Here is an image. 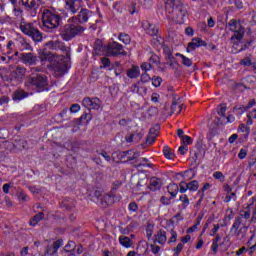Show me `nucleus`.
<instances>
[{
    "label": "nucleus",
    "mask_w": 256,
    "mask_h": 256,
    "mask_svg": "<svg viewBox=\"0 0 256 256\" xmlns=\"http://www.w3.org/2000/svg\"><path fill=\"white\" fill-rule=\"evenodd\" d=\"M187 185L188 191H191L192 193H195V191L199 189V182L197 180H192L189 183H187Z\"/></svg>",
    "instance_id": "36"
},
{
    "label": "nucleus",
    "mask_w": 256,
    "mask_h": 256,
    "mask_svg": "<svg viewBox=\"0 0 256 256\" xmlns=\"http://www.w3.org/2000/svg\"><path fill=\"white\" fill-rule=\"evenodd\" d=\"M83 31H85L83 26L71 22V18H69L67 24L61 28L60 36L64 41H71V39H75L77 35H81Z\"/></svg>",
    "instance_id": "5"
},
{
    "label": "nucleus",
    "mask_w": 256,
    "mask_h": 256,
    "mask_svg": "<svg viewBox=\"0 0 256 256\" xmlns=\"http://www.w3.org/2000/svg\"><path fill=\"white\" fill-rule=\"evenodd\" d=\"M81 111V106L79 104H73L70 107V113H79Z\"/></svg>",
    "instance_id": "57"
},
{
    "label": "nucleus",
    "mask_w": 256,
    "mask_h": 256,
    "mask_svg": "<svg viewBox=\"0 0 256 256\" xmlns=\"http://www.w3.org/2000/svg\"><path fill=\"white\" fill-rule=\"evenodd\" d=\"M118 241L120 245L125 249H131V247H133V240H131L129 237L125 235L119 236Z\"/></svg>",
    "instance_id": "23"
},
{
    "label": "nucleus",
    "mask_w": 256,
    "mask_h": 256,
    "mask_svg": "<svg viewBox=\"0 0 256 256\" xmlns=\"http://www.w3.org/2000/svg\"><path fill=\"white\" fill-rule=\"evenodd\" d=\"M37 87V89H43V87H47V77L43 76L39 73L37 68L31 69V74L26 82V87Z\"/></svg>",
    "instance_id": "8"
},
{
    "label": "nucleus",
    "mask_w": 256,
    "mask_h": 256,
    "mask_svg": "<svg viewBox=\"0 0 256 256\" xmlns=\"http://www.w3.org/2000/svg\"><path fill=\"white\" fill-rule=\"evenodd\" d=\"M141 75V70L139 69V66H132L130 69L127 70V77L129 79H137Z\"/></svg>",
    "instance_id": "25"
},
{
    "label": "nucleus",
    "mask_w": 256,
    "mask_h": 256,
    "mask_svg": "<svg viewBox=\"0 0 256 256\" xmlns=\"http://www.w3.org/2000/svg\"><path fill=\"white\" fill-rule=\"evenodd\" d=\"M20 30L24 35H27L28 37H31L35 43H41L43 41V34H41V31L35 27L32 23H27L25 21L20 22Z\"/></svg>",
    "instance_id": "7"
},
{
    "label": "nucleus",
    "mask_w": 256,
    "mask_h": 256,
    "mask_svg": "<svg viewBox=\"0 0 256 256\" xmlns=\"http://www.w3.org/2000/svg\"><path fill=\"white\" fill-rule=\"evenodd\" d=\"M227 112V105L225 104H220L218 107H217V113L220 117H223L225 118V113Z\"/></svg>",
    "instance_id": "39"
},
{
    "label": "nucleus",
    "mask_w": 256,
    "mask_h": 256,
    "mask_svg": "<svg viewBox=\"0 0 256 256\" xmlns=\"http://www.w3.org/2000/svg\"><path fill=\"white\" fill-rule=\"evenodd\" d=\"M247 157V149H240L238 159H245Z\"/></svg>",
    "instance_id": "60"
},
{
    "label": "nucleus",
    "mask_w": 256,
    "mask_h": 256,
    "mask_svg": "<svg viewBox=\"0 0 256 256\" xmlns=\"http://www.w3.org/2000/svg\"><path fill=\"white\" fill-rule=\"evenodd\" d=\"M43 217H45V214H43V212H40L38 214H36L31 220H30V225L32 227H35V225H37V223H39V221H41L43 219Z\"/></svg>",
    "instance_id": "33"
},
{
    "label": "nucleus",
    "mask_w": 256,
    "mask_h": 256,
    "mask_svg": "<svg viewBox=\"0 0 256 256\" xmlns=\"http://www.w3.org/2000/svg\"><path fill=\"white\" fill-rule=\"evenodd\" d=\"M63 247V239H58L56 240L53 244L52 247L48 248L47 253L48 255H55Z\"/></svg>",
    "instance_id": "22"
},
{
    "label": "nucleus",
    "mask_w": 256,
    "mask_h": 256,
    "mask_svg": "<svg viewBox=\"0 0 256 256\" xmlns=\"http://www.w3.org/2000/svg\"><path fill=\"white\" fill-rule=\"evenodd\" d=\"M174 256H179L181 251H183V243H178L177 246L173 249Z\"/></svg>",
    "instance_id": "47"
},
{
    "label": "nucleus",
    "mask_w": 256,
    "mask_h": 256,
    "mask_svg": "<svg viewBox=\"0 0 256 256\" xmlns=\"http://www.w3.org/2000/svg\"><path fill=\"white\" fill-rule=\"evenodd\" d=\"M140 67L142 71H151V69H153V66L147 62L142 63Z\"/></svg>",
    "instance_id": "54"
},
{
    "label": "nucleus",
    "mask_w": 256,
    "mask_h": 256,
    "mask_svg": "<svg viewBox=\"0 0 256 256\" xmlns=\"http://www.w3.org/2000/svg\"><path fill=\"white\" fill-rule=\"evenodd\" d=\"M178 191L180 193H187V191H189L188 184L185 181L180 182L178 186Z\"/></svg>",
    "instance_id": "44"
},
{
    "label": "nucleus",
    "mask_w": 256,
    "mask_h": 256,
    "mask_svg": "<svg viewBox=\"0 0 256 256\" xmlns=\"http://www.w3.org/2000/svg\"><path fill=\"white\" fill-rule=\"evenodd\" d=\"M146 237L151 239L153 237V225H148L146 228Z\"/></svg>",
    "instance_id": "52"
},
{
    "label": "nucleus",
    "mask_w": 256,
    "mask_h": 256,
    "mask_svg": "<svg viewBox=\"0 0 256 256\" xmlns=\"http://www.w3.org/2000/svg\"><path fill=\"white\" fill-rule=\"evenodd\" d=\"M142 29H144L147 35H150L151 37H156L157 33H159V28H157L155 24L149 22V20L142 21Z\"/></svg>",
    "instance_id": "15"
},
{
    "label": "nucleus",
    "mask_w": 256,
    "mask_h": 256,
    "mask_svg": "<svg viewBox=\"0 0 256 256\" xmlns=\"http://www.w3.org/2000/svg\"><path fill=\"white\" fill-rule=\"evenodd\" d=\"M160 99H161V96L159 95V93L157 92L152 93V96H151L152 103H159Z\"/></svg>",
    "instance_id": "56"
},
{
    "label": "nucleus",
    "mask_w": 256,
    "mask_h": 256,
    "mask_svg": "<svg viewBox=\"0 0 256 256\" xmlns=\"http://www.w3.org/2000/svg\"><path fill=\"white\" fill-rule=\"evenodd\" d=\"M250 25H256V12L250 14Z\"/></svg>",
    "instance_id": "64"
},
{
    "label": "nucleus",
    "mask_w": 256,
    "mask_h": 256,
    "mask_svg": "<svg viewBox=\"0 0 256 256\" xmlns=\"http://www.w3.org/2000/svg\"><path fill=\"white\" fill-rule=\"evenodd\" d=\"M12 4V13L15 17H18L19 19H21V17H23V9H21L19 6H17V1H15L14 3L11 2Z\"/></svg>",
    "instance_id": "29"
},
{
    "label": "nucleus",
    "mask_w": 256,
    "mask_h": 256,
    "mask_svg": "<svg viewBox=\"0 0 256 256\" xmlns=\"http://www.w3.org/2000/svg\"><path fill=\"white\" fill-rule=\"evenodd\" d=\"M221 229V225L219 224H215L214 227L212 228L210 235L211 237H215V235L217 234V232Z\"/></svg>",
    "instance_id": "58"
},
{
    "label": "nucleus",
    "mask_w": 256,
    "mask_h": 256,
    "mask_svg": "<svg viewBox=\"0 0 256 256\" xmlns=\"http://www.w3.org/2000/svg\"><path fill=\"white\" fill-rule=\"evenodd\" d=\"M29 94H27L25 92V90H16L13 95H12V99L13 101H16L17 103H19V101H23V99H26V97H28Z\"/></svg>",
    "instance_id": "24"
},
{
    "label": "nucleus",
    "mask_w": 256,
    "mask_h": 256,
    "mask_svg": "<svg viewBox=\"0 0 256 256\" xmlns=\"http://www.w3.org/2000/svg\"><path fill=\"white\" fill-rule=\"evenodd\" d=\"M228 27L229 30L234 33V35L231 37L232 43H234V45L241 43V41H243V37L245 36V28H243V26H241L237 20H230Z\"/></svg>",
    "instance_id": "9"
},
{
    "label": "nucleus",
    "mask_w": 256,
    "mask_h": 256,
    "mask_svg": "<svg viewBox=\"0 0 256 256\" xmlns=\"http://www.w3.org/2000/svg\"><path fill=\"white\" fill-rule=\"evenodd\" d=\"M246 211H241L240 216L233 222L230 233L234 235L238 241H243L247 238V231H249V219H256V198L252 197L247 204Z\"/></svg>",
    "instance_id": "1"
},
{
    "label": "nucleus",
    "mask_w": 256,
    "mask_h": 256,
    "mask_svg": "<svg viewBox=\"0 0 256 256\" xmlns=\"http://www.w3.org/2000/svg\"><path fill=\"white\" fill-rule=\"evenodd\" d=\"M64 3L66 11L75 15V13L81 9V3H83V0H64Z\"/></svg>",
    "instance_id": "14"
},
{
    "label": "nucleus",
    "mask_w": 256,
    "mask_h": 256,
    "mask_svg": "<svg viewBox=\"0 0 256 256\" xmlns=\"http://www.w3.org/2000/svg\"><path fill=\"white\" fill-rule=\"evenodd\" d=\"M131 93H136V95H146L147 88L145 86H141V81H138L135 84H132L130 88Z\"/></svg>",
    "instance_id": "20"
},
{
    "label": "nucleus",
    "mask_w": 256,
    "mask_h": 256,
    "mask_svg": "<svg viewBox=\"0 0 256 256\" xmlns=\"http://www.w3.org/2000/svg\"><path fill=\"white\" fill-rule=\"evenodd\" d=\"M22 61L26 65H37V56L35 54L29 52V53H23L22 54Z\"/></svg>",
    "instance_id": "19"
},
{
    "label": "nucleus",
    "mask_w": 256,
    "mask_h": 256,
    "mask_svg": "<svg viewBox=\"0 0 256 256\" xmlns=\"http://www.w3.org/2000/svg\"><path fill=\"white\" fill-rule=\"evenodd\" d=\"M178 151H179L180 155H185V153H187L189 151V146L182 145L178 148Z\"/></svg>",
    "instance_id": "59"
},
{
    "label": "nucleus",
    "mask_w": 256,
    "mask_h": 256,
    "mask_svg": "<svg viewBox=\"0 0 256 256\" xmlns=\"http://www.w3.org/2000/svg\"><path fill=\"white\" fill-rule=\"evenodd\" d=\"M101 63H102V65L100 66L101 69H107V67L111 65V60H109V58L107 57H103L101 59Z\"/></svg>",
    "instance_id": "45"
},
{
    "label": "nucleus",
    "mask_w": 256,
    "mask_h": 256,
    "mask_svg": "<svg viewBox=\"0 0 256 256\" xmlns=\"http://www.w3.org/2000/svg\"><path fill=\"white\" fill-rule=\"evenodd\" d=\"M199 225L200 222H197L196 224H194L193 226H191L190 228L187 229L186 233L189 235L191 233H195V231H197V229H199Z\"/></svg>",
    "instance_id": "49"
},
{
    "label": "nucleus",
    "mask_w": 256,
    "mask_h": 256,
    "mask_svg": "<svg viewBox=\"0 0 256 256\" xmlns=\"http://www.w3.org/2000/svg\"><path fill=\"white\" fill-rule=\"evenodd\" d=\"M214 179H218L219 181H225V176L223 175V172L216 171L213 173Z\"/></svg>",
    "instance_id": "48"
},
{
    "label": "nucleus",
    "mask_w": 256,
    "mask_h": 256,
    "mask_svg": "<svg viewBox=\"0 0 256 256\" xmlns=\"http://www.w3.org/2000/svg\"><path fill=\"white\" fill-rule=\"evenodd\" d=\"M101 157H103V159H105V161H107V163H111V156H109V154L105 151H102L99 154Z\"/></svg>",
    "instance_id": "61"
},
{
    "label": "nucleus",
    "mask_w": 256,
    "mask_h": 256,
    "mask_svg": "<svg viewBox=\"0 0 256 256\" xmlns=\"http://www.w3.org/2000/svg\"><path fill=\"white\" fill-rule=\"evenodd\" d=\"M167 189L171 197H177V194L179 193V185L176 183H171L168 185Z\"/></svg>",
    "instance_id": "30"
},
{
    "label": "nucleus",
    "mask_w": 256,
    "mask_h": 256,
    "mask_svg": "<svg viewBox=\"0 0 256 256\" xmlns=\"http://www.w3.org/2000/svg\"><path fill=\"white\" fill-rule=\"evenodd\" d=\"M152 45L155 47H159V45H163V38L162 37H157L152 40Z\"/></svg>",
    "instance_id": "51"
},
{
    "label": "nucleus",
    "mask_w": 256,
    "mask_h": 256,
    "mask_svg": "<svg viewBox=\"0 0 256 256\" xmlns=\"http://www.w3.org/2000/svg\"><path fill=\"white\" fill-rule=\"evenodd\" d=\"M151 251L154 255H158V253L161 251V247L157 246L155 244L150 245Z\"/></svg>",
    "instance_id": "55"
},
{
    "label": "nucleus",
    "mask_w": 256,
    "mask_h": 256,
    "mask_svg": "<svg viewBox=\"0 0 256 256\" xmlns=\"http://www.w3.org/2000/svg\"><path fill=\"white\" fill-rule=\"evenodd\" d=\"M91 119H93V118H92L91 114H89V113H84V114L80 117V120H81V121H85L84 123H89V122L91 121Z\"/></svg>",
    "instance_id": "50"
},
{
    "label": "nucleus",
    "mask_w": 256,
    "mask_h": 256,
    "mask_svg": "<svg viewBox=\"0 0 256 256\" xmlns=\"http://www.w3.org/2000/svg\"><path fill=\"white\" fill-rule=\"evenodd\" d=\"M153 242L158 243V245H165L167 243V232L163 229L158 230L153 237Z\"/></svg>",
    "instance_id": "17"
},
{
    "label": "nucleus",
    "mask_w": 256,
    "mask_h": 256,
    "mask_svg": "<svg viewBox=\"0 0 256 256\" xmlns=\"http://www.w3.org/2000/svg\"><path fill=\"white\" fill-rule=\"evenodd\" d=\"M230 201H237V194L235 192L225 196L224 203H230Z\"/></svg>",
    "instance_id": "42"
},
{
    "label": "nucleus",
    "mask_w": 256,
    "mask_h": 256,
    "mask_svg": "<svg viewBox=\"0 0 256 256\" xmlns=\"http://www.w3.org/2000/svg\"><path fill=\"white\" fill-rule=\"evenodd\" d=\"M40 0H21L22 5L27 9H37Z\"/></svg>",
    "instance_id": "27"
},
{
    "label": "nucleus",
    "mask_w": 256,
    "mask_h": 256,
    "mask_svg": "<svg viewBox=\"0 0 256 256\" xmlns=\"http://www.w3.org/2000/svg\"><path fill=\"white\" fill-rule=\"evenodd\" d=\"M44 29H57L61 25V16L50 10H45L42 14Z\"/></svg>",
    "instance_id": "6"
},
{
    "label": "nucleus",
    "mask_w": 256,
    "mask_h": 256,
    "mask_svg": "<svg viewBox=\"0 0 256 256\" xmlns=\"http://www.w3.org/2000/svg\"><path fill=\"white\" fill-rule=\"evenodd\" d=\"M82 105L86 109H89V110L94 109L97 111L101 108V100H99V98L97 97H94V98L86 97L82 100Z\"/></svg>",
    "instance_id": "13"
},
{
    "label": "nucleus",
    "mask_w": 256,
    "mask_h": 256,
    "mask_svg": "<svg viewBox=\"0 0 256 256\" xmlns=\"http://www.w3.org/2000/svg\"><path fill=\"white\" fill-rule=\"evenodd\" d=\"M176 57H180L182 65L184 67H192L193 66V60L188 58L187 56L181 54V53H176Z\"/></svg>",
    "instance_id": "28"
},
{
    "label": "nucleus",
    "mask_w": 256,
    "mask_h": 256,
    "mask_svg": "<svg viewBox=\"0 0 256 256\" xmlns=\"http://www.w3.org/2000/svg\"><path fill=\"white\" fill-rule=\"evenodd\" d=\"M153 87H161V83H163V79L159 76H154L151 79Z\"/></svg>",
    "instance_id": "41"
},
{
    "label": "nucleus",
    "mask_w": 256,
    "mask_h": 256,
    "mask_svg": "<svg viewBox=\"0 0 256 256\" xmlns=\"http://www.w3.org/2000/svg\"><path fill=\"white\" fill-rule=\"evenodd\" d=\"M179 200L182 202L183 209L189 207V197L186 194L181 195Z\"/></svg>",
    "instance_id": "40"
},
{
    "label": "nucleus",
    "mask_w": 256,
    "mask_h": 256,
    "mask_svg": "<svg viewBox=\"0 0 256 256\" xmlns=\"http://www.w3.org/2000/svg\"><path fill=\"white\" fill-rule=\"evenodd\" d=\"M38 57L40 61H51V58L53 57V54L45 51V50H40L38 53Z\"/></svg>",
    "instance_id": "32"
},
{
    "label": "nucleus",
    "mask_w": 256,
    "mask_h": 256,
    "mask_svg": "<svg viewBox=\"0 0 256 256\" xmlns=\"http://www.w3.org/2000/svg\"><path fill=\"white\" fill-rule=\"evenodd\" d=\"M240 64L244 65V67H251L253 63H251V58L247 57L240 61Z\"/></svg>",
    "instance_id": "53"
},
{
    "label": "nucleus",
    "mask_w": 256,
    "mask_h": 256,
    "mask_svg": "<svg viewBox=\"0 0 256 256\" xmlns=\"http://www.w3.org/2000/svg\"><path fill=\"white\" fill-rule=\"evenodd\" d=\"M18 199H20V201H27V194L25 191L18 192Z\"/></svg>",
    "instance_id": "63"
},
{
    "label": "nucleus",
    "mask_w": 256,
    "mask_h": 256,
    "mask_svg": "<svg viewBox=\"0 0 256 256\" xmlns=\"http://www.w3.org/2000/svg\"><path fill=\"white\" fill-rule=\"evenodd\" d=\"M15 47L20 51H29V49H31V44H29L25 38L18 37L15 41Z\"/></svg>",
    "instance_id": "18"
},
{
    "label": "nucleus",
    "mask_w": 256,
    "mask_h": 256,
    "mask_svg": "<svg viewBox=\"0 0 256 256\" xmlns=\"http://www.w3.org/2000/svg\"><path fill=\"white\" fill-rule=\"evenodd\" d=\"M199 47H207V42L201 38H193L192 41L188 43L186 51L187 53H191L192 51H195V49H199Z\"/></svg>",
    "instance_id": "16"
},
{
    "label": "nucleus",
    "mask_w": 256,
    "mask_h": 256,
    "mask_svg": "<svg viewBox=\"0 0 256 256\" xmlns=\"http://www.w3.org/2000/svg\"><path fill=\"white\" fill-rule=\"evenodd\" d=\"M153 131V129H150L149 135L146 139V143H148V145H153L157 140V133H153Z\"/></svg>",
    "instance_id": "35"
},
{
    "label": "nucleus",
    "mask_w": 256,
    "mask_h": 256,
    "mask_svg": "<svg viewBox=\"0 0 256 256\" xmlns=\"http://www.w3.org/2000/svg\"><path fill=\"white\" fill-rule=\"evenodd\" d=\"M163 153L166 159H175V154L173 153V150H171L169 146L163 147Z\"/></svg>",
    "instance_id": "34"
},
{
    "label": "nucleus",
    "mask_w": 256,
    "mask_h": 256,
    "mask_svg": "<svg viewBox=\"0 0 256 256\" xmlns=\"http://www.w3.org/2000/svg\"><path fill=\"white\" fill-rule=\"evenodd\" d=\"M167 13H172V19L178 25H183L187 19V10L183 8L181 0H163Z\"/></svg>",
    "instance_id": "3"
},
{
    "label": "nucleus",
    "mask_w": 256,
    "mask_h": 256,
    "mask_svg": "<svg viewBox=\"0 0 256 256\" xmlns=\"http://www.w3.org/2000/svg\"><path fill=\"white\" fill-rule=\"evenodd\" d=\"M52 65L54 67L55 73H58L57 75H65V73H67V71L69 70V64L65 62H60Z\"/></svg>",
    "instance_id": "21"
},
{
    "label": "nucleus",
    "mask_w": 256,
    "mask_h": 256,
    "mask_svg": "<svg viewBox=\"0 0 256 256\" xmlns=\"http://www.w3.org/2000/svg\"><path fill=\"white\" fill-rule=\"evenodd\" d=\"M25 75H27V69L25 67L10 65L8 68H0V78L2 81H7L13 87L23 83Z\"/></svg>",
    "instance_id": "2"
},
{
    "label": "nucleus",
    "mask_w": 256,
    "mask_h": 256,
    "mask_svg": "<svg viewBox=\"0 0 256 256\" xmlns=\"http://www.w3.org/2000/svg\"><path fill=\"white\" fill-rule=\"evenodd\" d=\"M149 189L150 191H158V189H161V179L152 177L150 179Z\"/></svg>",
    "instance_id": "26"
},
{
    "label": "nucleus",
    "mask_w": 256,
    "mask_h": 256,
    "mask_svg": "<svg viewBox=\"0 0 256 256\" xmlns=\"http://www.w3.org/2000/svg\"><path fill=\"white\" fill-rule=\"evenodd\" d=\"M76 247L77 244H75L74 241H68V243L64 246V251H66V253H71L75 251Z\"/></svg>",
    "instance_id": "37"
},
{
    "label": "nucleus",
    "mask_w": 256,
    "mask_h": 256,
    "mask_svg": "<svg viewBox=\"0 0 256 256\" xmlns=\"http://www.w3.org/2000/svg\"><path fill=\"white\" fill-rule=\"evenodd\" d=\"M149 81H151V76L147 72L140 76V83H149Z\"/></svg>",
    "instance_id": "46"
},
{
    "label": "nucleus",
    "mask_w": 256,
    "mask_h": 256,
    "mask_svg": "<svg viewBox=\"0 0 256 256\" xmlns=\"http://www.w3.org/2000/svg\"><path fill=\"white\" fill-rule=\"evenodd\" d=\"M247 251H248V248L243 246L236 251V255L237 256L245 255V253H247Z\"/></svg>",
    "instance_id": "62"
},
{
    "label": "nucleus",
    "mask_w": 256,
    "mask_h": 256,
    "mask_svg": "<svg viewBox=\"0 0 256 256\" xmlns=\"http://www.w3.org/2000/svg\"><path fill=\"white\" fill-rule=\"evenodd\" d=\"M89 17H91V12L87 9H81L78 16L70 18V23H75L76 25H79V23H87Z\"/></svg>",
    "instance_id": "12"
},
{
    "label": "nucleus",
    "mask_w": 256,
    "mask_h": 256,
    "mask_svg": "<svg viewBox=\"0 0 256 256\" xmlns=\"http://www.w3.org/2000/svg\"><path fill=\"white\" fill-rule=\"evenodd\" d=\"M95 51L102 53V55H106V57H119V55L127 57V51H125L123 45L117 41L103 45L101 44V41L98 40L95 45Z\"/></svg>",
    "instance_id": "4"
},
{
    "label": "nucleus",
    "mask_w": 256,
    "mask_h": 256,
    "mask_svg": "<svg viewBox=\"0 0 256 256\" xmlns=\"http://www.w3.org/2000/svg\"><path fill=\"white\" fill-rule=\"evenodd\" d=\"M118 40H120L121 43H124V45H131V36L127 33H119Z\"/></svg>",
    "instance_id": "31"
},
{
    "label": "nucleus",
    "mask_w": 256,
    "mask_h": 256,
    "mask_svg": "<svg viewBox=\"0 0 256 256\" xmlns=\"http://www.w3.org/2000/svg\"><path fill=\"white\" fill-rule=\"evenodd\" d=\"M177 231H175L174 229L170 230V238L168 239V245H171V243H177Z\"/></svg>",
    "instance_id": "38"
},
{
    "label": "nucleus",
    "mask_w": 256,
    "mask_h": 256,
    "mask_svg": "<svg viewBox=\"0 0 256 256\" xmlns=\"http://www.w3.org/2000/svg\"><path fill=\"white\" fill-rule=\"evenodd\" d=\"M121 182L114 183V187L111 189L109 194L104 195L103 200H100L101 207H107L113 205V203H119L121 196L117 194V187H121Z\"/></svg>",
    "instance_id": "10"
},
{
    "label": "nucleus",
    "mask_w": 256,
    "mask_h": 256,
    "mask_svg": "<svg viewBox=\"0 0 256 256\" xmlns=\"http://www.w3.org/2000/svg\"><path fill=\"white\" fill-rule=\"evenodd\" d=\"M46 46L49 47V49H53L54 51L60 50L66 53L65 59H70L71 57V48L66 47L65 44L59 40L49 41L46 43Z\"/></svg>",
    "instance_id": "11"
},
{
    "label": "nucleus",
    "mask_w": 256,
    "mask_h": 256,
    "mask_svg": "<svg viewBox=\"0 0 256 256\" xmlns=\"http://www.w3.org/2000/svg\"><path fill=\"white\" fill-rule=\"evenodd\" d=\"M181 142L183 145H186L187 147H189V145H191L193 143V138H191L188 135L182 136Z\"/></svg>",
    "instance_id": "43"
}]
</instances>
